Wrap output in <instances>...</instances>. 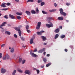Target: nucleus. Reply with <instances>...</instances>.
Here are the masks:
<instances>
[{"instance_id": "nucleus-23", "label": "nucleus", "mask_w": 75, "mask_h": 75, "mask_svg": "<svg viewBox=\"0 0 75 75\" xmlns=\"http://www.w3.org/2000/svg\"><path fill=\"white\" fill-rule=\"evenodd\" d=\"M5 34H8V35H10V34H11V33H10V32H8V31H6L5 32Z\"/></svg>"}, {"instance_id": "nucleus-49", "label": "nucleus", "mask_w": 75, "mask_h": 75, "mask_svg": "<svg viewBox=\"0 0 75 75\" xmlns=\"http://www.w3.org/2000/svg\"><path fill=\"white\" fill-rule=\"evenodd\" d=\"M66 4L67 6H69V5H70V4L67 3Z\"/></svg>"}, {"instance_id": "nucleus-27", "label": "nucleus", "mask_w": 75, "mask_h": 75, "mask_svg": "<svg viewBox=\"0 0 75 75\" xmlns=\"http://www.w3.org/2000/svg\"><path fill=\"white\" fill-rule=\"evenodd\" d=\"M45 5V2H42L41 3V6H44V5Z\"/></svg>"}, {"instance_id": "nucleus-46", "label": "nucleus", "mask_w": 75, "mask_h": 75, "mask_svg": "<svg viewBox=\"0 0 75 75\" xmlns=\"http://www.w3.org/2000/svg\"><path fill=\"white\" fill-rule=\"evenodd\" d=\"M11 5V4H10V3H7L6 4L7 6H10V5Z\"/></svg>"}, {"instance_id": "nucleus-14", "label": "nucleus", "mask_w": 75, "mask_h": 75, "mask_svg": "<svg viewBox=\"0 0 75 75\" xmlns=\"http://www.w3.org/2000/svg\"><path fill=\"white\" fill-rule=\"evenodd\" d=\"M6 58L7 59H10V56H8V54H6Z\"/></svg>"}, {"instance_id": "nucleus-2", "label": "nucleus", "mask_w": 75, "mask_h": 75, "mask_svg": "<svg viewBox=\"0 0 75 75\" xmlns=\"http://www.w3.org/2000/svg\"><path fill=\"white\" fill-rule=\"evenodd\" d=\"M40 27H41V22H39L38 23V25L36 26V29L39 30V29L40 28Z\"/></svg>"}, {"instance_id": "nucleus-9", "label": "nucleus", "mask_w": 75, "mask_h": 75, "mask_svg": "<svg viewBox=\"0 0 75 75\" xmlns=\"http://www.w3.org/2000/svg\"><path fill=\"white\" fill-rule=\"evenodd\" d=\"M15 29L16 31H18V32L21 31L20 30V28L19 27H15Z\"/></svg>"}, {"instance_id": "nucleus-28", "label": "nucleus", "mask_w": 75, "mask_h": 75, "mask_svg": "<svg viewBox=\"0 0 75 75\" xmlns=\"http://www.w3.org/2000/svg\"><path fill=\"white\" fill-rule=\"evenodd\" d=\"M21 31L18 32V34H19V36L20 37H21Z\"/></svg>"}, {"instance_id": "nucleus-17", "label": "nucleus", "mask_w": 75, "mask_h": 75, "mask_svg": "<svg viewBox=\"0 0 75 75\" xmlns=\"http://www.w3.org/2000/svg\"><path fill=\"white\" fill-rule=\"evenodd\" d=\"M42 12L43 14H48V12H45L44 11H42Z\"/></svg>"}, {"instance_id": "nucleus-61", "label": "nucleus", "mask_w": 75, "mask_h": 75, "mask_svg": "<svg viewBox=\"0 0 75 75\" xmlns=\"http://www.w3.org/2000/svg\"><path fill=\"white\" fill-rule=\"evenodd\" d=\"M43 45H47V43H44L43 44Z\"/></svg>"}, {"instance_id": "nucleus-16", "label": "nucleus", "mask_w": 75, "mask_h": 75, "mask_svg": "<svg viewBox=\"0 0 75 75\" xmlns=\"http://www.w3.org/2000/svg\"><path fill=\"white\" fill-rule=\"evenodd\" d=\"M41 38H42L43 41H45L47 40V39H46V38L44 36H41Z\"/></svg>"}, {"instance_id": "nucleus-19", "label": "nucleus", "mask_w": 75, "mask_h": 75, "mask_svg": "<svg viewBox=\"0 0 75 75\" xmlns=\"http://www.w3.org/2000/svg\"><path fill=\"white\" fill-rule=\"evenodd\" d=\"M34 0H28L27 1V3H28V2H32V3L34 2Z\"/></svg>"}, {"instance_id": "nucleus-29", "label": "nucleus", "mask_w": 75, "mask_h": 75, "mask_svg": "<svg viewBox=\"0 0 75 75\" xmlns=\"http://www.w3.org/2000/svg\"><path fill=\"white\" fill-rule=\"evenodd\" d=\"M1 7H6V6L5 4H2V5H1Z\"/></svg>"}, {"instance_id": "nucleus-62", "label": "nucleus", "mask_w": 75, "mask_h": 75, "mask_svg": "<svg viewBox=\"0 0 75 75\" xmlns=\"http://www.w3.org/2000/svg\"><path fill=\"white\" fill-rule=\"evenodd\" d=\"M17 2H18L19 1V0H15Z\"/></svg>"}, {"instance_id": "nucleus-58", "label": "nucleus", "mask_w": 75, "mask_h": 75, "mask_svg": "<svg viewBox=\"0 0 75 75\" xmlns=\"http://www.w3.org/2000/svg\"><path fill=\"white\" fill-rule=\"evenodd\" d=\"M22 27V25H20L19 26V28H21Z\"/></svg>"}, {"instance_id": "nucleus-35", "label": "nucleus", "mask_w": 75, "mask_h": 75, "mask_svg": "<svg viewBox=\"0 0 75 75\" xmlns=\"http://www.w3.org/2000/svg\"><path fill=\"white\" fill-rule=\"evenodd\" d=\"M65 35H62L61 36V38H65Z\"/></svg>"}, {"instance_id": "nucleus-26", "label": "nucleus", "mask_w": 75, "mask_h": 75, "mask_svg": "<svg viewBox=\"0 0 75 75\" xmlns=\"http://www.w3.org/2000/svg\"><path fill=\"white\" fill-rule=\"evenodd\" d=\"M16 14H17V15H18V16H20L22 15V13L17 12L16 13Z\"/></svg>"}, {"instance_id": "nucleus-63", "label": "nucleus", "mask_w": 75, "mask_h": 75, "mask_svg": "<svg viewBox=\"0 0 75 75\" xmlns=\"http://www.w3.org/2000/svg\"><path fill=\"white\" fill-rule=\"evenodd\" d=\"M59 28L62 29V26H60L59 27Z\"/></svg>"}, {"instance_id": "nucleus-51", "label": "nucleus", "mask_w": 75, "mask_h": 75, "mask_svg": "<svg viewBox=\"0 0 75 75\" xmlns=\"http://www.w3.org/2000/svg\"><path fill=\"white\" fill-rule=\"evenodd\" d=\"M3 30H1V31L2 32V33H4V29H2Z\"/></svg>"}, {"instance_id": "nucleus-32", "label": "nucleus", "mask_w": 75, "mask_h": 75, "mask_svg": "<svg viewBox=\"0 0 75 75\" xmlns=\"http://www.w3.org/2000/svg\"><path fill=\"white\" fill-rule=\"evenodd\" d=\"M16 70H15L12 73V75H16Z\"/></svg>"}, {"instance_id": "nucleus-8", "label": "nucleus", "mask_w": 75, "mask_h": 75, "mask_svg": "<svg viewBox=\"0 0 75 75\" xmlns=\"http://www.w3.org/2000/svg\"><path fill=\"white\" fill-rule=\"evenodd\" d=\"M25 13L28 16H30L31 15V12L29 11H26Z\"/></svg>"}, {"instance_id": "nucleus-53", "label": "nucleus", "mask_w": 75, "mask_h": 75, "mask_svg": "<svg viewBox=\"0 0 75 75\" xmlns=\"http://www.w3.org/2000/svg\"><path fill=\"white\" fill-rule=\"evenodd\" d=\"M0 28H2V29H4L3 28V26L1 25H0Z\"/></svg>"}, {"instance_id": "nucleus-1", "label": "nucleus", "mask_w": 75, "mask_h": 75, "mask_svg": "<svg viewBox=\"0 0 75 75\" xmlns=\"http://www.w3.org/2000/svg\"><path fill=\"white\" fill-rule=\"evenodd\" d=\"M59 11H60V14L64 16H67V13L64 12V10L62 8H61L59 9Z\"/></svg>"}, {"instance_id": "nucleus-40", "label": "nucleus", "mask_w": 75, "mask_h": 75, "mask_svg": "<svg viewBox=\"0 0 75 75\" xmlns=\"http://www.w3.org/2000/svg\"><path fill=\"white\" fill-rule=\"evenodd\" d=\"M21 38L22 41H24L25 38H23V37H21Z\"/></svg>"}, {"instance_id": "nucleus-3", "label": "nucleus", "mask_w": 75, "mask_h": 75, "mask_svg": "<svg viewBox=\"0 0 75 75\" xmlns=\"http://www.w3.org/2000/svg\"><path fill=\"white\" fill-rule=\"evenodd\" d=\"M49 23H50V25L48 24H46V27L48 28H50V27H53V24L50 22H49Z\"/></svg>"}, {"instance_id": "nucleus-36", "label": "nucleus", "mask_w": 75, "mask_h": 75, "mask_svg": "<svg viewBox=\"0 0 75 75\" xmlns=\"http://www.w3.org/2000/svg\"><path fill=\"white\" fill-rule=\"evenodd\" d=\"M8 8H4V9H2L1 10H4V11H6V10H8Z\"/></svg>"}, {"instance_id": "nucleus-18", "label": "nucleus", "mask_w": 75, "mask_h": 75, "mask_svg": "<svg viewBox=\"0 0 75 75\" xmlns=\"http://www.w3.org/2000/svg\"><path fill=\"white\" fill-rule=\"evenodd\" d=\"M58 37H59V35L58 34H56L54 37V39H57Z\"/></svg>"}, {"instance_id": "nucleus-43", "label": "nucleus", "mask_w": 75, "mask_h": 75, "mask_svg": "<svg viewBox=\"0 0 75 75\" xmlns=\"http://www.w3.org/2000/svg\"><path fill=\"white\" fill-rule=\"evenodd\" d=\"M37 74H38L40 73V70H36Z\"/></svg>"}, {"instance_id": "nucleus-20", "label": "nucleus", "mask_w": 75, "mask_h": 75, "mask_svg": "<svg viewBox=\"0 0 75 75\" xmlns=\"http://www.w3.org/2000/svg\"><path fill=\"white\" fill-rule=\"evenodd\" d=\"M36 13L38 14V13H39V10H38V8H36Z\"/></svg>"}, {"instance_id": "nucleus-54", "label": "nucleus", "mask_w": 75, "mask_h": 75, "mask_svg": "<svg viewBox=\"0 0 75 75\" xmlns=\"http://www.w3.org/2000/svg\"><path fill=\"white\" fill-rule=\"evenodd\" d=\"M54 6L55 7H57V4H56V3H55L54 4Z\"/></svg>"}, {"instance_id": "nucleus-21", "label": "nucleus", "mask_w": 75, "mask_h": 75, "mask_svg": "<svg viewBox=\"0 0 75 75\" xmlns=\"http://www.w3.org/2000/svg\"><path fill=\"white\" fill-rule=\"evenodd\" d=\"M17 71L19 72L20 73H22L23 72V71L21 70V69H17Z\"/></svg>"}, {"instance_id": "nucleus-64", "label": "nucleus", "mask_w": 75, "mask_h": 75, "mask_svg": "<svg viewBox=\"0 0 75 75\" xmlns=\"http://www.w3.org/2000/svg\"><path fill=\"white\" fill-rule=\"evenodd\" d=\"M8 26H11V25L10 24H8Z\"/></svg>"}, {"instance_id": "nucleus-15", "label": "nucleus", "mask_w": 75, "mask_h": 75, "mask_svg": "<svg viewBox=\"0 0 75 75\" xmlns=\"http://www.w3.org/2000/svg\"><path fill=\"white\" fill-rule=\"evenodd\" d=\"M57 11V9H53L52 10H49V11L50 12H54V11Z\"/></svg>"}, {"instance_id": "nucleus-39", "label": "nucleus", "mask_w": 75, "mask_h": 75, "mask_svg": "<svg viewBox=\"0 0 75 75\" xmlns=\"http://www.w3.org/2000/svg\"><path fill=\"white\" fill-rule=\"evenodd\" d=\"M38 53H42V50H41L38 51Z\"/></svg>"}, {"instance_id": "nucleus-6", "label": "nucleus", "mask_w": 75, "mask_h": 75, "mask_svg": "<svg viewBox=\"0 0 75 75\" xmlns=\"http://www.w3.org/2000/svg\"><path fill=\"white\" fill-rule=\"evenodd\" d=\"M25 74H28V75H30L31 74V71L29 70H26L25 72Z\"/></svg>"}, {"instance_id": "nucleus-11", "label": "nucleus", "mask_w": 75, "mask_h": 75, "mask_svg": "<svg viewBox=\"0 0 75 75\" xmlns=\"http://www.w3.org/2000/svg\"><path fill=\"white\" fill-rule=\"evenodd\" d=\"M34 39L33 38L31 39L30 40V44H32L33 42H34Z\"/></svg>"}, {"instance_id": "nucleus-38", "label": "nucleus", "mask_w": 75, "mask_h": 75, "mask_svg": "<svg viewBox=\"0 0 75 75\" xmlns=\"http://www.w3.org/2000/svg\"><path fill=\"white\" fill-rule=\"evenodd\" d=\"M51 65V64L50 63H48L47 64H46V67H49L50 65Z\"/></svg>"}, {"instance_id": "nucleus-45", "label": "nucleus", "mask_w": 75, "mask_h": 75, "mask_svg": "<svg viewBox=\"0 0 75 75\" xmlns=\"http://www.w3.org/2000/svg\"><path fill=\"white\" fill-rule=\"evenodd\" d=\"M19 62H21L22 61V59L21 58H19Z\"/></svg>"}, {"instance_id": "nucleus-33", "label": "nucleus", "mask_w": 75, "mask_h": 75, "mask_svg": "<svg viewBox=\"0 0 75 75\" xmlns=\"http://www.w3.org/2000/svg\"><path fill=\"white\" fill-rule=\"evenodd\" d=\"M14 48H12L11 50V52H14Z\"/></svg>"}, {"instance_id": "nucleus-25", "label": "nucleus", "mask_w": 75, "mask_h": 75, "mask_svg": "<svg viewBox=\"0 0 75 75\" xmlns=\"http://www.w3.org/2000/svg\"><path fill=\"white\" fill-rule=\"evenodd\" d=\"M52 19V17H47V20H48V21H50L51 19Z\"/></svg>"}, {"instance_id": "nucleus-50", "label": "nucleus", "mask_w": 75, "mask_h": 75, "mask_svg": "<svg viewBox=\"0 0 75 75\" xmlns=\"http://www.w3.org/2000/svg\"><path fill=\"white\" fill-rule=\"evenodd\" d=\"M2 58V54L0 53V58Z\"/></svg>"}, {"instance_id": "nucleus-22", "label": "nucleus", "mask_w": 75, "mask_h": 75, "mask_svg": "<svg viewBox=\"0 0 75 75\" xmlns=\"http://www.w3.org/2000/svg\"><path fill=\"white\" fill-rule=\"evenodd\" d=\"M31 13L32 14H35L36 13L35 11L34 10H33L31 11Z\"/></svg>"}, {"instance_id": "nucleus-24", "label": "nucleus", "mask_w": 75, "mask_h": 75, "mask_svg": "<svg viewBox=\"0 0 75 75\" xmlns=\"http://www.w3.org/2000/svg\"><path fill=\"white\" fill-rule=\"evenodd\" d=\"M7 24V22H4L1 25H2V26H5V24Z\"/></svg>"}, {"instance_id": "nucleus-7", "label": "nucleus", "mask_w": 75, "mask_h": 75, "mask_svg": "<svg viewBox=\"0 0 75 75\" xmlns=\"http://www.w3.org/2000/svg\"><path fill=\"white\" fill-rule=\"evenodd\" d=\"M6 72V70L4 69H1V73L2 74H4L5 72Z\"/></svg>"}, {"instance_id": "nucleus-42", "label": "nucleus", "mask_w": 75, "mask_h": 75, "mask_svg": "<svg viewBox=\"0 0 75 75\" xmlns=\"http://www.w3.org/2000/svg\"><path fill=\"white\" fill-rule=\"evenodd\" d=\"M29 28V26L28 25H27L26 26V29L27 30V29H28Z\"/></svg>"}, {"instance_id": "nucleus-13", "label": "nucleus", "mask_w": 75, "mask_h": 75, "mask_svg": "<svg viewBox=\"0 0 75 75\" xmlns=\"http://www.w3.org/2000/svg\"><path fill=\"white\" fill-rule=\"evenodd\" d=\"M58 19L59 20H63L64 18L62 17H59L58 18Z\"/></svg>"}, {"instance_id": "nucleus-31", "label": "nucleus", "mask_w": 75, "mask_h": 75, "mask_svg": "<svg viewBox=\"0 0 75 75\" xmlns=\"http://www.w3.org/2000/svg\"><path fill=\"white\" fill-rule=\"evenodd\" d=\"M43 61H44V62L46 63V62H47V59L46 58H43Z\"/></svg>"}, {"instance_id": "nucleus-56", "label": "nucleus", "mask_w": 75, "mask_h": 75, "mask_svg": "<svg viewBox=\"0 0 75 75\" xmlns=\"http://www.w3.org/2000/svg\"><path fill=\"white\" fill-rule=\"evenodd\" d=\"M34 51L35 52H37V48H36L35 50H34Z\"/></svg>"}, {"instance_id": "nucleus-47", "label": "nucleus", "mask_w": 75, "mask_h": 75, "mask_svg": "<svg viewBox=\"0 0 75 75\" xmlns=\"http://www.w3.org/2000/svg\"><path fill=\"white\" fill-rule=\"evenodd\" d=\"M14 37H15V38H17V35L16 34H15L14 35Z\"/></svg>"}, {"instance_id": "nucleus-44", "label": "nucleus", "mask_w": 75, "mask_h": 75, "mask_svg": "<svg viewBox=\"0 0 75 75\" xmlns=\"http://www.w3.org/2000/svg\"><path fill=\"white\" fill-rule=\"evenodd\" d=\"M42 52H44V51H45V48H44L43 49L41 50Z\"/></svg>"}, {"instance_id": "nucleus-59", "label": "nucleus", "mask_w": 75, "mask_h": 75, "mask_svg": "<svg viewBox=\"0 0 75 75\" xmlns=\"http://www.w3.org/2000/svg\"><path fill=\"white\" fill-rule=\"evenodd\" d=\"M50 55L49 54H47V57H50Z\"/></svg>"}, {"instance_id": "nucleus-12", "label": "nucleus", "mask_w": 75, "mask_h": 75, "mask_svg": "<svg viewBox=\"0 0 75 75\" xmlns=\"http://www.w3.org/2000/svg\"><path fill=\"white\" fill-rule=\"evenodd\" d=\"M54 32L56 33H59V29L57 28L56 29L55 31Z\"/></svg>"}, {"instance_id": "nucleus-55", "label": "nucleus", "mask_w": 75, "mask_h": 75, "mask_svg": "<svg viewBox=\"0 0 75 75\" xmlns=\"http://www.w3.org/2000/svg\"><path fill=\"white\" fill-rule=\"evenodd\" d=\"M6 57H3V60H6Z\"/></svg>"}, {"instance_id": "nucleus-30", "label": "nucleus", "mask_w": 75, "mask_h": 75, "mask_svg": "<svg viewBox=\"0 0 75 75\" xmlns=\"http://www.w3.org/2000/svg\"><path fill=\"white\" fill-rule=\"evenodd\" d=\"M4 18H5L6 19H8V15H6L4 16Z\"/></svg>"}, {"instance_id": "nucleus-5", "label": "nucleus", "mask_w": 75, "mask_h": 75, "mask_svg": "<svg viewBox=\"0 0 75 75\" xmlns=\"http://www.w3.org/2000/svg\"><path fill=\"white\" fill-rule=\"evenodd\" d=\"M45 32L44 30H42L40 32H37V34L39 35H42V33H44Z\"/></svg>"}, {"instance_id": "nucleus-34", "label": "nucleus", "mask_w": 75, "mask_h": 75, "mask_svg": "<svg viewBox=\"0 0 75 75\" xmlns=\"http://www.w3.org/2000/svg\"><path fill=\"white\" fill-rule=\"evenodd\" d=\"M25 62V60L23 59L22 61V64H24V63Z\"/></svg>"}, {"instance_id": "nucleus-60", "label": "nucleus", "mask_w": 75, "mask_h": 75, "mask_svg": "<svg viewBox=\"0 0 75 75\" xmlns=\"http://www.w3.org/2000/svg\"><path fill=\"white\" fill-rule=\"evenodd\" d=\"M45 54H46V52H44L43 53V55H45Z\"/></svg>"}, {"instance_id": "nucleus-57", "label": "nucleus", "mask_w": 75, "mask_h": 75, "mask_svg": "<svg viewBox=\"0 0 75 75\" xmlns=\"http://www.w3.org/2000/svg\"><path fill=\"white\" fill-rule=\"evenodd\" d=\"M64 51H65V52H67L68 51V49H64Z\"/></svg>"}, {"instance_id": "nucleus-41", "label": "nucleus", "mask_w": 75, "mask_h": 75, "mask_svg": "<svg viewBox=\"0 0 75 75\" xmlns=\"http://www.w3.org/2000/svg\"><path fill=\"white\" fill-rule=\"evenodd\" d=\"M42 1V0H39L38 1V3H41V2Z\"/></svg>"}, {"instance_id": "nucleus-48", "label": "nucleus", "mask_w": 75, "mask_h": 75, "mask_svg": "<svg viewBox=\"0 0 75 75\" xmlns=\"http://www.w3.org/2000/svg\"><path fill=\"white\" fill-rule=\"evenodd\" d=\"M5 44H3L1 45V47H4L5 46Z\"/></svg>"}, {"instance_id": "nucleus-10", "label": "nucleus", "mask_w": 75, "mask_h": 75, "mask_svg": "<svg viewBox=\"0 0 75 75\" xmlns=\"http://www.w3.org/2000/svg\"><path fill=\"white\" fill-rule=\"evenodd\" d=\"M9 16L10 17H11L12 19H15V17L14 16H13L11 14H9Z\"/></svg>"}, {"instance_id": "nucleus-52", "label": "nucleus", "mask_w": 75, "mask_h": 75, "mask_svg": "<svg viewBox=\"0 0 75 75\" xmlns=\"http://www.w3.org/2000/svg\"><path fill=\"white\" fill-rule=\"evenodd\" d=\"M27 32H28V33H30V30H27Z\"/></svg>"}, {"instance_id": "nucleus-4", "label": "nucleus", "mask_w": 75, "mask_h": 75, "mask_svg": "<svg viewBox=\"0 0 75 75\" xmlns=\"http://www.w3.org/2000/svg\"><path fill=\"white\" fill-rule=\"evenodd\" d=\"M30 54L31 56H32V57H34L35 58V57H38V56L37 55V54L33 53L31 52H30Z\"/></svg>"}, {"instance_id": "nucleus-37", "label": "nucleus", "mask_w": 75, "mask_h": 75, "mask_svg": "<svg viewBox=\"0 0 75 75\" xmlns=\"http://www.w3.org/2000/svg\"><path fill=\"white\" fill-rule=\"evenodd\" d=\"M17 19H18V20H19V19H21V17L19 16H17Z\"/></svg>"}]
</instances>
